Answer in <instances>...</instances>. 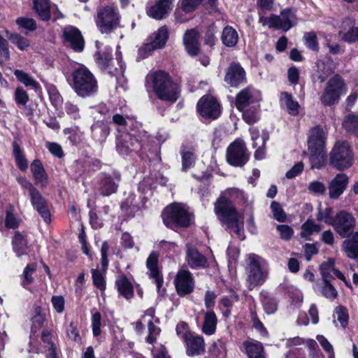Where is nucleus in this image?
<instances>
[{"mask_svg":"<svg viewBox=\"0 0 358 358\" xmlns=\"http://www.w3.org/2000/svg\"><path fill=\"white\" fill-rule=\"evenodd\" d=\"M244 192L238 188L225 190L214 203V212L219 221L227 230L233 231L243 240V223L240 213L236 209L231 200H244Z\"/></svg>","mask_w":358,"mask_h":358,"instance_id":"1","label":"nucleus"},{"mask_svg":"<svg viewBox=\"0 0 358 358\" xmlns=\"http://www.w3.org/2000/svg\"><path fill=\"white\" fill-rule=\"evenodd\" d=\"M99 43L96 42V46L98 49L94 55L95 60L101 71L111 77H115L116 80V89H122L125 91L127 89V80L124 73L125 64L122 62L121 52L116 54V58H112V49L105 47L101 50Z\"/></svg>","mask_w":358,"mask_h":358,"instance_id":"2","label":"nucleus"},{"mask_svg":"<svg viewBox=\"0 0 358 358\" xmlns=\"http://www.w3.org/2000/svg\"><path fill=\"white\" fill-rule=\"evenodd\" d=\"M75 92L81 97L90 96L98 90V83L92 73L85 66L75 69L69 78Z\"/></svg>","mask_w":358,"mask_h":358,"instance_id":"3","label":"nucleus"},{"mask_svg":"<svg viewBox=\"0 0 358 358\" xmlns=\"http://www.w3.org/2000/svg\"><path fill=\"white\" fill-rule=\"evenodd\" d=\"M153 90L157 96L163 101L176 102L180 96L178 85L173 83L170 76L163 71L151 74Z\"/></svg>","mask_w":358,"mask_h":358,"instance_id":"4","label":"nucleus"},{"mask_svg":"<svg viewBox=\"0 0 358 358\" xmlns=\"http://www.w3.org/2000/svg\"><path fill=\"white\" fill-rule=\"evenodd\" d=\"M148 136L144 130H132L131 132L120 135L117 138L116 150L123 156L132 153L138 154L148 142Z\"/></svg>","mask_w":358,"mask_h":358,"instance_id":"5","label":"nucleus"},{"mask_svg":"<svg viewBox=\"0 0 358 358\" xmlns=\"http://www.w3.org/2000/svg\"><path fill=\"white\" fill-rule=\"evenodd\" d=\"M310 162L312 169H321L326 164L325 137L319 127L311 129L308 141Z\"/></svg>","mask_w":358,"mask_h":358,"instance_id":"6","label":"nucleus"},{"mask_svg":"<svg viewBox=\"0 0 358 358\" xmlns=\"http://www.w3.org/2000/svg\"><path fill=\"white\" fill-rule=\"evenodd\" d=\"M247 283L249 289L263 285L267 279L268 271L266 262L258 255L248 256Z\"/></svg>","mask_w":358,"mask_h":358,"instance_id":"7","label":"nucleus"},{"mask_svg":"<svg viewBox=\"0 0 358 358\" xmlns=\"http://www.w3.org/2000/svg\"><path fill=\"white\" fill-rule=\"evenodd\" d=\"M164 224L171 229L187 227L190 224L189 213L180 203H173L167 206L162 215Z\"/></svg>","mask_w":358,"mask_h":358,"instance_id":"8","label":"nucleus"},{"mask_svg":"<svg viewBox=\"0 0 358 358\" xmlns=\"http://www.w3.org/2000/svg\"><path fill=\"white\" fill-rule=\"evenodd\" d=\"M330 164L335 169L343 171L353 164V155L348 143L336 142L330 153Z\"/></svg>","mask_w":358,"mask_h":358,"instance_id":"9","label":"nucleus"},{"mask_svg":"<svg viewBox=\"0 0 358 358\" xmlns=\"http://www.w3.org/2000/svg\"><path fill=\"white\" fill-rule=\"evenodd\" d=\"M345 92V85L341 76L334 75L326 84L321 95L320 101L324 106H332L338 103L341 96Z\"/></svg>","mask_w":358,"mask_h":358,"instance_id":"10","label":"nucleus"},{"mask_svg":"<svg viewBox=\"0 0 358 358\" xmlns=\"http://www.w3.org/2000/svg\"><path fill=\"white\" fill-rule=\"evenodd\" d=\"M95 22L101 33L109 34L119 26L120 17L113 7L106 6L97 11Z\"/></svg>","mask_w":358,"mask_h":358,"instance_id":"11","label":"nucleus"},{"mask_svg":"<svg viewBox=\"0 0 358 358\" xmlns=\"http://www.w3.org/2000/svg\"><path fill=\"white\" fill-rule=\"evenodd\" d=\"M227 162L234 166H243L249 159L245 143L238 140L231 143L227 150Z\"/></svg>","mask_w":358,"mask_h":358,"instance_id":"12","label":"nucleus"},{"mask_svg":"<svg viewBox=\"0 0 358 358\" xmlns=\"http://www.w3.org/2000/svg\"><path fill=\"white\" fill-rule=\"evenodd\" d=\"M331 226L343 238L347 237L355 227V219L347 211L341 210L336 213Z\"/></svg>","mask_w":358,"mask_h":358,"instance_id":"13","label":"nucleus"},{"mask_svg":"<svg viewBox=\"0 0 358 358\" xmlns=\"http://www.w3.org/2000/svg\"><path fill=\"white\" fill-rule=\"evenodd\" d=\"M200 115L206 118L215 120L221 113V108L217 100L210 95L202 96L197 103Z\"/></svg>","mask_w":358,"mask_h":358,"instance_id":"14","label":"nucleus"},{"mask_svg":"<svg viewBox=\"0 0 358 358\" xmlns=\"http://www.w3.org/2000/svg\"><path fill=\"white\" fill-rule=\"evenodd\" d=\"M178 295L183 296L192 293L194 288V280L192 273L187 270L178 272L174 280Z\"/></svg>","mask_w":358,"mask_h":358,"instance_id":"15","label":"nucleus"},{"mask_svg":"<svg viewBox=\"0 0 358 358\" xmlns=\"http://www.w3.org/2000/svg\"><path fill=\"white\" fill-rule=\"evenodd\" d=\"M186 353L189 357L198 356L205 352V342L202 336L185 332L182 335Z\"/></svg>","mask_w":358,"mask_h":358,"instance_id":"16","label":"nucleus"},{"mask_svg":"<svg viewBox=\"0 0 358 358\" xmlns=\"http://www.w3.org/2000/svg\"><path fill=\"white\" fill-rule=\"evenodd\" d=\"M275 29L287 31L296 24V11L293 8H286L280 15H273Z\"/></svg>","mask_w":358,"mask_h":358,"instance_id":"17","label":"nucleus"},{"mask_svg":"<svg viewBox=\"0 0 358 358\" xmlns=\"http://www.w3.org/2000/svg\"><path fill=\"white\" fill-rule=\"evenodd\" d=\"M120 180V174H115L114 178L110 175L103 174L98 180L97 190L102 196H108L117 192Z\"/></svg>","mask_w":358,"mask_h":358,"instance_id":"18","label":"nucleus"},{"mask_svg":"<svg viewBox=\"0 0 358 358\" xmlns=\"http://www.w3.org/2000/svg\"><path fill=\"white\" fill-rule=\"evenodd\" d=\"M158 254L156 252L150 253L146 261V266L149 270V277L155 280L159 294H162L164 289H161L163 285V276L158 268Z\"/></svg>","mask_w":358,"mask_h":358,"instance_id":"19","label":"nucleus"},{"mask_svg":"<svg viewBox=\"0 0 358 358\" xmlns=\"http://www.w3.org/2000/svg\"><path fill=\"white\" fill-rule=\"evenodd\" d=\"M66 43L76 52H82L85 47V41L81 32L74 27L64 28L63 31Z\"/></svg>","mask_w":358,"mask_h":358,"instance_id":"20","label":"nucleus"},{"mask_svg":"<svg viewBox=\"0 0 358 358\" xmlns=\"http://www.w3.org/2000/svg\"><path fill=\"white\" fill-rule=\"evenodd\" d=\"M29 198L34 209L38 213L46 223H50L51 222L50 212L48 206L47 201L41 193L37 190L29 196Z\"/></svg>","mask_w":358,"mask_h":358,"instance_id":"21","label":"nucleus"},{"mask_svg":"<svg viewBox=\"0 0 358 358\" xmlns=\"http://www.w3.org/2000/svg\"><path fill=\"white\" fill-rule=\"evenodd\" d=\"M245 79V72L239 64H231L227 70L224 81L231 87H236Z\"/></svg>","mask_w":358,"mask_h":358,"instance_id":"22","label":"nucleus"},{"mask_svg":"<svg viewBox=\"0 0 358 358\" xmlns=\"http://www.w3.org/2000/svg\"><path fill=\"white\" fill-rule=\"evenodd\" d=\"M199 34L196 29L187 30L183 36V43L187 53L194 57L199 52V44L198 42Z\"/></svg>","mask_w":358,"mask_h":358,"instance_id":"23","label":"nucleus"},{"mask_svg":"<svg viewBox=\"0 0 358 358\" xmlns=\"http://www.w3.org/2000/svg\"><path fill=\"white\" fill-rule=\"evenodd\" d=\"M186 259L188 265L192 268H206L208 266L206 257L200 253L196 248L190 245H187Z\"/></svg>","mask_w":358,"mask_h":358,"instance_id":"24","label":"nucleus"},{"mask_svg":"<svg viewBox=\"0 0 358 358\" xmlns=\"http://www.w3.org/2000/svg\"><path fill=\"white\" fill-rule=\"evenodd\" d=\"M348 183V178L344 173H339L331 180L329 187V196L337 199L344 192Z\"/></svg>","mask_w":358,"mask_h":358,"instance_id":"25","label":"nucleus"},{"mask_svg":"<svg viewBox=\"0 0 358 358\" xmlns=\"http://www.w3.org/2000/svg\"><path fill=\"white\" fill-rule=\"evenodd\" d=\"M241 350L245 352L248 358H266L262 344L256 341H245L242 343Z\"/></svg>","mask_w":358,"mask_h":358,"instance_id":"26","label":"nucleus"},{"mask_svg":"<svg viewBox=\"0 0 358 358\" xmlns=\"http://www.w3.org/2000/svg\"><path fill=\"white\" fill-rule=\"evenodd\" d=\"M338 35L343 41L347 43L358 42V27H354L353 22L350 19L343 21Z\"/></svg>","mask_w":358,"mask_h":358,"instance_id":"27","label":"nucleus"},{"mask_svg":"<svg viewBox=\"0 0 358 358\" xmlns=\"http://www.w3.org/2000/svg\"><path fill=\"white\" fill-rule=\"evenodd\" d=\"M173 0H158L148 10V15L156 20L163 19L170 11Z\"/></svg>","mask_w":358,"mask_h":358,"instance_id":"28","label":"nucleus"},{"mask_svg":"<svg viewBox=\"0 0 358 358\" xmlns=\"http://www.w3.org/2000/svg\"><path fill=\"white\" fill-rule=\"evenodd\" d=\"M143 206V201L140 196H137L134 193H131L127 199L122 201L121 209L127 215L134 217V213L141 209Z\"/></svg>","mask_w":358,"mask_h":358,"instance_id":"29","label":"nucleus"},{"mask_svg":"<svg viewBox=\"0 0 358 358\" xmlns=\"http://www.w3.org/2000/svg\"><path fill=\"white\" fill-rule=\"evenodd\" d=\"M343 250L346 256L352 259H358V231L349 236L343 243Z\"/></svg>","mask_w":358,"mask_h":358,"instance_id":"30","label":"nucleus"},{"mask_svg":"<svg viewBox=\"0 0 358 358\" xmlns=\"http://www.w3.org/2000/svg\"><path fill=\"white\" fill-rule=\"evenodd\" d=\"M30 169L36 184L41 185V187H46L48 183V175L41 161L34 160L31 164Z\"/></svg>","mask_w":358,"mask_h":358,"instance_id":"31","label":"nucleus"},{"mask_svg":"<svg viewBox=\"0 0 358 358\" xmlns=\"http://www.w3.org/2000/svg\"><path fill=\"white\" fill-rule=\"evenodd\" d=\"M317 78L320 83H323L334 73L335 64L331 58L328 57L326 60H320L317 64Z\"/></svg>","mask_w":358,"mask_h":358,"instance_id":"32","label":"nucleus"},{"mask_svg":"<svg viewBox=\"0 0 358 358\" xmlns=\"http://www.w3.org/2000/svg\"><path fill=\"white\" fill-rule=\"evenodd\" d=\"M169 38V30L166 26L160 27L149 39V43L155 50L163 48Z\"/></svg>","mask_w":358,"mask_h":358,"instance_id":"33","label":"nucleus"},{"mask_svg":"<svg viewBox=\"0 0 358 358\" xmlns=\"http://www.w3.org/2000/svg\"><path fill=\"white\" fill-rule=\"evenodd\" d=\"M119 293L127 299L134 296V289L131 283L125 275H120L115 281Z\"/></svg>","mask_w":358,"mask_h":358,"instance_id":"34","label":"nucleus"},{"mask_svg":"<svg viewBox=\"0 0 358 358\" xmlns=\"http://www.w3.org/2000/svg\"><path fill=\"white\" fill-rule=\"evenodd\" d=\"M280 103L285 107L289 114L296 115L299 113V104L298 101L294 100L291 94L283 92L280 94Z\"/></svg>","mask_w":358,"mask_h":358,"instance_id":"35","label":"nucleus"},{"mask_svg":"<svg viewBox=\"0 0 358 358\" xmlns=\"http://www.w3.org/2000/svg\"><path fill=\"white\" fill-rule=\"evenodd\" d=\"M221 40L225 46L234 47L238 41V32L231 26H226L222 30Z\"/></svg>","mask_w":358,"mask_h":358,"instance_id":"36","label":"nucleus"},{"mask_svg":"<svg viewBox=\"0 0 358 358\" xmlns=\"http://www.w3.org/2000/svg\"><path fill=\"white\" fill-rule=\"evenodd\" d=\"M253 92L245 88L241 90L236 97V106L239 110H243L245 108L252 102Z\"/></svg>","mask_w":358,"mask_h":358,"instance_id":"37","label":"nucleus"},{"mask_svg":"<svg viewBox=\"0 0 358 358\" xmlns=\"http://www.w3.org/2000/svg\"><path fill=\"white\" fill-rule=\"evenodd\" d=\"M227 340L223 338L214 341L209 348L210 355L215 358H225L227 356Z\"/></svg>","mask_w":358,"mask_h":358,"instance_id":"38","label":"nucleus"},{"mask_svg":"<svg viewBox=\"0 0 358 358\" xmlns=\"http://www.w3.org/2000/svg\"><path fill=\"white\" fill-rule=\"evenodd\" d=\"M217 326V317L215 313L210 310H208L204 316V322L202 327V331L205 334L212 335L215 333Z\"/></svg>","mask_w":358,"mask_h":358,"instance_id":"39","label":"nucleus"},{"mask_svg":"<svg viewBox=\"0 0 358 358\" xmlns=\"http://www.w3.org/2000/svg\"><path fill=\"white\" fill-rule=\"evenodd\" d=\"M13 248L17 257H21L26 254L27 249V242L24 236L17 231L13 238Z\"/></svg>","mask_w":358,"mask_h":358,"instance_id":"40","label":"nucleus"},{"mask_svg":"<svg viewBox=\"0 0 358 358\" xmlns=\"http://www.w3.org/2000/svg\"><path fill=\"white\" fill-rule=\"evenodd\" d=\"M34 8L42 20H49L50 13L48 0H34Z\"/></svg>","mask_w":358,"mask_h":358,"instance_id":"41","label":"nucleus"},{"mask_svg":"<svg viewBox=\"0 0 358 358\" xmlns=\"http://www.w3.org/2000/svg\"><path fill=\"white\" fill-rule=\"evenodd\" d=\"M14 75L17 79L27 87H31L34 90L39 87V84L27 73L22 70H15Z\"/></svg>","mask_w":358,"mask_h":358,"instance_id":"42","label":"nucleus"},{"mask_svg":"<svg viewBox=\"0 0 358 358\" xmlns=\"http://www.w3.org/2000/svg\"><path fill=\"white\" fill-rule=\"evenodd\" d=\"M320 269L322 280H331V279L333 278V274L336 270L334 268V260L329 259L328 261L323 262L320 265Z\"/></svg>","mask_w":358,"mask_h":358,"instance_id":"43","label":"nucleus"},{"mask_svg":"<svg viewBox=\"0 0 358 358\" xmlns=\"http://www.w3.org/2000/svg\"><path fill=\"white\" fill-rule=\"evenodd\" d=\"M343 127L348 132L358 134V115H347L343 122Z\"/></svg>","mask_w":358,"mask_h":358,"instance_id":"44","label":"nucleus"},{"mask_svg":"<svg viewBox=\"0 0 358 358\" xmlns=\"http://www.w3.org/2000/svg\"><path fill=\"white\" fill-rule=\"evenodd\" d=\"M13 154L15 158L16 164L21 171H26L28 168V162L24 157L19 145L16 142H13Z\"/></svg>","mask_w":358,"mask_h":358,"instance_id":"45","label":"nucleus"},{"mask_svg":"<svg viewBox=\"0 0 358 358\" xmlns=\"http://www.w3.org/2000/svg\"><path fill=\"white\" fill-rule=\"evenodd\" d=\"M180 154L182 157V170L187 171L194 165L196 157L192 152L189 150H182Z\"/></svg>","mask_w":358,"mask_h":358,"instance_id":"46","label":"nucleus"},{"mask_svg":"<svg viewBox=\"0 0 358 358\" xmlns=\"http://www.w3.org/2000/svg\"><path fill=\"white\" fill-rule=\"evenodd\" d=\"M331 280L323 281L320 292L325 298L334 300L338 296V292L334 286L330 282Z\"/></svg>","mask_w":358,"mask_h":358,"instance_id":"47","label":"nucleus"},{"mask_svg":"<svg viewBox=\"0 0 358 358\" xmlns=\"http://www.w3.org/2000/svg\"><path fill=\"white\" fill-rule=\"evenodd\" d=\"M36 270V264H27L24 268L22 278V285L24 287H26L28 285L31 284L34 282L33 273Z\"/></svg>","mask_w":358,"mask_h":358,"instance_id":"48","label":"nucleus"},{"mask_svg":"<svg viewBox=\"0 0 358 358\" xmlns=\"http://www.w3.org/2000/svg\"><path fill=\"white\" fill-rule=\"evenodd\" d=\"M262 303L264 311L267 314H273L277 310V302L275 299L267 294L262 295Z\"/></svg>","mask_w":358,"mask_h":358,"instance_id":"49","label":"nucleus"},{"mask_svg":"<svg viewBox=\"0 0 358 358\" xmlns=\"http://www.w3.org/2000/svg\"><path fill=\"white\" fill-rule=\"evenodd\" d=\"M320 230L321 227L319 224L313 220H308L301 227V236L302 237H307L312 235L314 232H319Z\"/></svg>","mask_w":358,"mask_h":358,"instance_id":"50","label":"nucleus"},{"mask_svg":"<svg viewBox=\"0 0 358 358\" xmlns=\"http://www.w3.org/2000/svg\"><path fill=\"white\" fill-rule=\"evenodd\" d=\"M45 320V315L41 313V308L37 307L35 309V314L31 317V331L36 332L40 329Z\"/></svg>","mask_w":358,"mask_h":358,"instance_id":"51","label":"nucleus"},{"mask_svg":"<svg viewBox=\"0 0 358 358\" xmlns=\"http://www.w3.org/2000/svg\"><path fill=\"white\" fill-rule=\"evenodd\" d=\"M334 218L332 217V208L330 207H327L324 209L320 208L318 210V213L317 215V219L319 221L324 222L326 224L329 225L332 224L334 222Z\"/></svg>","mask_w":358,"mask_h":358,"instance_id":"52","label":"nucleus"},{"mask_svg":"<svg viewBox=\"0 0 358 358\" xmlns=\"http://www.w3.org/2000/svg\"><path fill=\"white\" fill-rule=\"evenodd\" d=\"M5 222L6 227L9 229H15L18 227L20 220L14 215L13 206H10L6 210Z\"/></svg>","mask_w":358,"mask_h":358,"instance_id":"53","label":"nucleus"},{"mask_svg":"<svg viewBox=\"0 0 358 358\" xmlns=\"http://www.w3.org/2000/svg\"><path fill=\"white\" fill-rule=\"evenodd\" d=\"M303 38L307 48L316 52L319 50V44L316 34L314 32L306 33L303 36Z\"/></svg>","mask_w":358,"mask_h":358,"instance_id":"54","label":"nucleus"},{"mask_svg":"<svg viewBox=\"0 0 358 358\" xmlns=\"http://www.w3.org/2000/svg\"><path fill=\"white\" fill-rule=\"evenodd\" d=\"M9 40L15 44L20 50H24L30 45L29 41L19 34H10Z\"/></svg>","mask_w":358,"mask_h":358,"instance_id":"55","label":"nucleus"},{"mask_svg":"<svg viewBox=\"0 0 358 358\" xmlns=\"http://www.w3.org/2000/svg\"><path fill=\"white\" fill-rule=\"evenodd\" d=\"M148 328L149 334L146 341L148 343L152 344L156 341L157 336L160 334L161 329L155 326L151 320H148Z\"/></svg>","mask_w":358,"mask_h":358,"instance_id":"56","label":"nucleus"},{"mask_svg":"<svg viewBox=\"0 0 358 358\" xmlns=\"http://www.w3.org/2000/svg\"><path fill=\"white\" fill-rule=\"evenodd\" d=\"M335 315L341 327L345 328L348 322V310L343 306H338L336 309Z\"/></svg>","mask_w":358,"mask_h":358,"instance_id":"57","label":"nucleus"},{"mask_svg":"<svg viewBox=\"0 0 358 358\" xmlns=\"http://www.w3.org/2000/svg\"><path fill=\"white\" fill-rule=\"evenodd\" d=\"M17 24L22 29L32 31L36 29V24L34 20L27 17H19L16 20Z\"/></svg>","mask_w":358,"mask_h":358,"instance_id":"58","label":"nucleus"},{"mask_svg":"<svg viewBox=\"0 0 358 358\" xmlns=\"http://www.w3.org/2000/svg\"><path fill=\"white\" fill-rule=\"evenodd\" d=\"M92 276L94 285L100 290H104L106 289V282L101 273L96 269H92Z\"/></svg>","mask_w":358,"mask_h":358,"instance_id":"59","label":"nucleus"},{"mask_svg":"<svg viewBox=\"0 0 358 358\" xmlns=\"http://www.w3.org/2000/svg\"><path fill=\"white\" fill-rule=\"evenodd\" d=\"M202 0H181V10L185 13L193 12Z\"/></svg>","mask_w":358,"mask_h":358,"instance_id":"60","label":"nucleus"},{"mask_svg":"<svg viewBox=\"0 0 358 358\" xmlns=\"http://www.w3.org/2000/svg\"><path fill=\"white\" fill-rule=\"evenodd\" d=\"M15 100L18 105H26L29 101V96L27 92L22 87H18L15 91Z\"/></svg>","mask_w":358,"mask_h":358,"instance_id":"61","label":"nucleus"},{"mask_svg":"<svg viewBox=\"0 0 358 358\" xmlns=\"http://www.w3.org/2000/svg\"><path fill=\"white\" fill-rule=\"evenodd\" d=\"M101 315L99 312H96L92 315V332L94 336H98L101 334Z\"/></svg>","mask_w":358,"mask_h":358,"instance_id":"62","label":"nucleus"},{"mask_svg":"<svg viewBox=\"0 0 358 358\" xmlns=\"http://www.w3.org/2000/svg\"><path fill=\"white\" fill-rule=\"evenodd\" d=\"M271 208L275 220L279 222H284L286 219V215L284 213L279 203L273 201L271 204Z\"/></svg>","mask_w":358,"mask_h":358,"instance_id":"63","label":"nucleus"},{"mask_svg":"<svg viewBox=\"0 0 358 358\" xmlns=\"http://www.w3.org/2000/svg\"><path fill=\"white\" fill-rule=\"evenodd\" d=\"M308 189L310 192L316 194H323L326 192V187L322 182L313 181L309 183Z\"/></svg>","mask_w":358,"mask_h":358,"instance_id":"64","label":"nucleus"}]
</instances>
